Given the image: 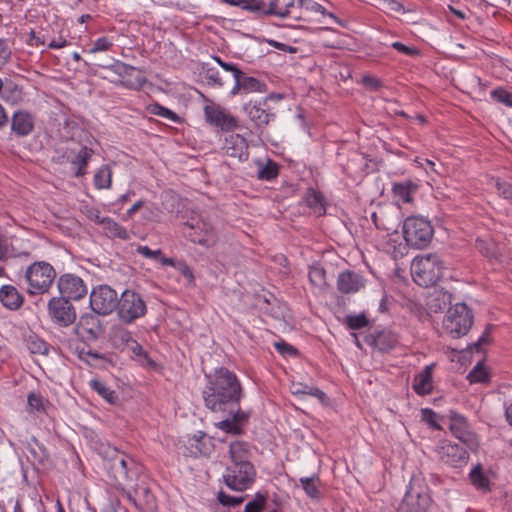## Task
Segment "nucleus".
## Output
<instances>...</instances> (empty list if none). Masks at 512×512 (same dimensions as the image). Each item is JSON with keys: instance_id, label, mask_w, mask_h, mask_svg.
Instances as JSON below:
<instances>
[{"instance_id": "nucleus-1", "label": "nucleus", "mask_w": 512, "mask_h": 512, "mask_svg": "<svg viewBox=\"0 0 512 512\" xmlns=\"http://www.w3.org/2000/svg\"><path fill=\"white\" fill-rule=\"evenodd\" d=\"M207 383L202 398L207 409L214 413L232 412L240 407L244 390L238 376L226 367H219L206 375Z\"/></svg>"}, {"instance_id": "nucleus-2", "label": "nucleus", "mask_w": 512, "mask_h": 512, "mask_svg": "<svg viewBox=\"0 0 512 512\" xmlns=\"http://www.w3.org/2000/svg\"><path fill=\"white\" fill-rule=\"evenodd\" d=\"M228 452L230 463L222 475L224 484L236 492L250 489L257 477L256 468L250 460V444L241 440L232 441Z\"/></svg>"}, {"instance_id": "nucleus-3", "label": "nucleus", "mask_w": 512, "mask_h": 512, "mask_svg": "<svg viewBox=\"0 0 512 512\" xmlns=\"http://www.w3.org/2000/svg\"><path fill=\"white\" fill-rule=\"evenodd\" d=\"M446 269V262L436 253L416 256L411 264L413 280L422 287L435 285L443 277Z\"/></svg>"}, {"instance_id": "nucleus-4", "label": "nucleus", "mask_w": 512, "mask_h": 512, "mask_svg": "<svg viewBox=\"0 0 512 512\" xmlns=\"http://www.w3.org/2000/svg\"><path fill=\"white\" fill-rule=\"evenodd\" d=\"M57 277L52 264L47 261H35L25 270L24 280L26 293L29 296H38L50 291Z\"/></svg>"}, {"instance_id": "nucleus-5", "label": "nucleus", "mask_w": 512, "mask_h": 512, "mask_svg": "<svg viewBox=\"0 0 512 512\" xmlns=\"http://www.w3.org/2000/svg\"><path fill=\"white\" fill-rule=\"evenodd\" d=\"M402 232L407 245L415 249L426 248L434 235L430 221L420 216L407 217L403 222Z\"/></svg>"}, {"instance_id": "nucleus-6", "label": "nucleus", "mask_w": 512, "mask_h": 512, "mask_svg": "<svg viewBox=\"0 0 512 512\" xmlns=\"http://www.w3.org/2000/svg\"><path fill=\"white\" fill-rule=\"evenodd\" d=\"M472 324L473 313L465 303H457L450 307L443 319L444 330L453 338L466 335Z\"/></svg>"}, {"instance_id": "nucleus-7", "label": "nucleus", "mask_w": 512, "mask_h": 512, "mask_svg": "<svg viewBox=\"0 0 512 512\" xmlns=\"http://www.w3.org/2000/svg\"><path fill=\"white\" fill-rule=\"evenodd\" d=\"M432 498L420 480L412 478L397 512H428Z\"/></svg>"}, {"instance_id": "nucleus-8", "label": "nucleus", "mask_w": 512, "mask_h": 512, "mask_svg": "<svg viewBox=\"0 0 512 512\" xmlns=\"http://www.w3.org/2000/svg\"><path fill=\"white\" fill-rule=\"evenodd\" d=\"M116 311L121 322L132 324L146 315L147 306L139 293L127 289L122 292Z\"/></svg>"}, {"instance_id": "nucleus-9", "label": "nucleus", "mask_w": 512, "mask_h": 512, "mask_svg": "<svg viewBox=\"0 0 512 512\" xmlns=\"http://www.w3.org/2000/svg\"><path fill=\"white\" fill-rule=\"evenodd\" d=\"M200 95L207 102L203 112L205 121L209 125L225 132L233 131L239 127V121L234 115L221 105L208 99L203 93H200Z\"/></svg>"}, {"instance_id": "nucleus-10", "label": "nucleus", "mask_w": 512, "mask_h": 512, "mask_svg": "<svg viewBox=\"0 0 512 512\" xmlns=\"http://www.w3.org/2000/svg\"><path fill=\"white\" fill-rule=\"evenodd\" d=\"M177 445L179 449L184 448L185 455L192 457H209L215 450L214 438L203 431L181 437Z\"/></svg>"}, {"instance_id": "nucleus-11", "label": "nucleus", "mask_w": 512, "mask_h": 512, "mask_svg": "<svg viewBox=\"0 0 512 512\" xmlns=\"http://www.w3.org/2000/svg\"><path fill=\"white\" fill-rule=\"evenodd\" d=\"M118 294L108 285L93 288L90 293V307L98 315H108L117 309Z\"/></svg>"}, {"instance_id": "nucleus-12", "label": "nucleus", "mask_w": 512, "mask_h": 512, "mask_svg": "<svg viewBox=\"0 0 512 512\" xmlns=\"http://www.w3.org/2000/svg\"><path fill=\"white\" fill-rule=\"evenodd\" d=\"M48 315L62 327H68L76 320V309L69 299L52 297L47 304Z\"/></svg>"}, {"instance_id": "nucleus-13", "label": "nucleus", "mask_w": 512, "mask_h": 512, "mask_svg": "<svg viewBox=\"0 0 512 512\" xmlns=\"http://www.w3.org/2000/svg\"><path fill=\"white\" fill-rule=\"evenodd\" d=\"M105 69L118 75L120 84L129 89L140 90L146 82L141 69L116 60L113 64L104 66Z\"/></svg>"}, {"instance_id": "nucleus-14", "label": "nucleus", "mask_w": 512, "mask_h": 512, "mask_svg": "<svg viewBox=\"0 0 512 512\" xmlns=\"http://www.w3.org/2000/svg\"><path fill=\"white\" fill-rule=\"evenodd\" d=\"M185 226V235L193 243L204 247H213L217 243V233L209 222L204 220L197 221L195 224L187 222Z\"/></svg>"}, {"instance_id": "nucleus-15", "label": "nucleus", "mask_w": 512, "mask_h": 512, "mask_svg": "<svg viewBox=\"0 0 512 512\" xmlns=\"http://www.w3.org/2000/svg\"><path fill=\"white\" fill-rule=\"evenodd\" d=\"M122 494L140 511L156 512L157 501L151 488L144 481L139 482L132 491L122 488Z\"/></svg>"}, {"instance_id": "nucleus-16", "label": "nucleus", "mask_w": 512, "mask_h": 512, "mask_svg": "<svg viewBox=\"0 0 512 512\" xmlns=\"http://www.w3.org/2000/svg\"><path fill=\"white\" fill-rule=\"evenodd\" d=\"M135 467L134 460L122 452H117L107 462L108 472L119 485L132 480Z\"/></svg>"}, {"instance_id": "nucleus-17", "label": "nucleus", "mask_w": 512, "mask_h": 512, "mask_svg": "<svg viewBox=\"0 0 512 512\" xmlns=\"http://www.w3.org/2000/svg\"><path fill=\"white\" fill-rule=\"evenodd\" d=\"M57 288L61 297L75 301L84 298L88 292L84 281L72 273L60 275L57 280Z\"/></svg>"}, {"instance_id": "nucleus-18", "label": "nucleus", "mask_w": 512, "mask_h": 512, "mask_svg": "<svg viewBox=\"0 0 512 512\" xmlns=\"http://www.w3.org/2000/svg\"><path fill=\"white\" fill-rule=\"evenodd\" d=\"M222 414L227 417L215 424L218 429L233 436H241L245 433V426L250 418L249 412L237 407L232 412Z\"/></svg>"}, {"instance_id": "nucleus-19", "label": "nucleus", "mask_w": 512, "mask_h": 512, "mask_svg": "<svg viewBox=\"0 0 512 512\" xmlns=\"http://www.w3.org/2000/svg\"><path fill=\"white\" fill-rule=\"evenodd\" d=\"M437 454L441 461L452 467H462L469 460V454L464 447L448 440L440 442Z\"/></svg>"}, {"instance_id": "nucleus-20", "label": "nucleus", "mask_w": 512, "mask_h": 512, "mask_svg": "<svg viewBox=\"0 0 512 512\" xmlns=\"http://www.w3.org/2000/svg\"><path fill=\"white\" fill-rule=\"evenodd\" d=\"M248 148V142L245 137L240 134H230L225 137L221 150L224 155L244 162L249 158Z\"/></svg>"}, {"instance_id": "nucleus-21", "label": "nucleus", "mask_w": 512, "mask_h": 512, "mask_svg": "<svg viewBox=\"0 0 512 512\" xmlns=\"http://www.w3.org/2000/svg\"><path fill=\"white\" fill-rule=\"evenodd\" d=\"M75 333L85 341H96L103 333V328L97 316L87 314L80 317Z\"/></svg>"}, {"instance_id": "nucleus-22", "label": "nucleus", "mask_w": 512, "mask_h": 512, "mask_svg": "<svg viewBox=\"0 0 512 512\" xmlns=\"http://www.w3.org/2000/svg\"><path fill=\"white\" fill-rule=\"evenodd\" d=\"M11 132L17 137H27L35 129V115L28 110H16L11 117Z\"/></svg>"}, {"instance_id": "nucleus-23", "label": "nucleus", "mask_w": 512, "mask_h": 512, "mask_svg": "<svg viewBox=\"0 0 512 512\" xmlns=\"http://www.w3.org/2000/svg\"><path fill=\"white\" fill-rule=\"evenodd\" d=\"M449 420V429L456 438L469 447L475 444V434L470 430L469 424L464 416L456 412H451Z\"/></svg>"}, {"instance_id": "nucleus-24", "label": "nucleus", "mask_w": 512, "mask_h": 512, "mask_svg": "<svg viewBox=\"0 0 512 512\" xmlns=\"http://www.w3.org/2000/svg\"><path fill=\"white\" fill-rule=\"evenodd\" d=\"M265 106L266 100L255 102L250 101L244 104L243 109L256 126L263 127L268 125L270 120L274 118V114L268 112Z\"/></svg>"}, {"instance_id": "nucleus-25", "label": "nucleus", "mask_w": 512, "mask_h": 512, "mask_svg": "<svg viewBox=\"0 0 512 512\" xmlns=\"http://www.w3.org/2000/svg\"><path fill=\"white\" fill-rule=\"evenodd\" d=\"M364 285V278L354 271L341 272L337 278V288L342 294L357 293Z\"/></svg>"}, {"instance_id": "nucleus-26", "label": "nucleus", "mask_w": 512, "mask_h": 512, "mask_svg": "<svg viewBox=\"0 0 512 512\" xmlns=\"http://www.w3.org/2000/svg\"><path fill=\"white\" fill-rule=\"evenodd\" d=\"M0 302L10 310H18L24 302L23 295L12 285H4L0 288Z\"/></svg>"}, {"instance_id": "nucleus-27", "label": "nucleus", "mask_w": 512, "mask_h": 512, "mask_svg": "<svg viewBox=\"0 0 512 512\" xmlns=\"http://www.w3.org/2000/svg\"><path fill=\"white\" fill-rule=\"evenodd\" d=\"M434 365H427L413 379V389L418 395H428L432 392V371Z\"/></svg>"}, {"instance_id": "nucleus-28", "label": "nucleus", "mask_w": 512, "mask_h": 512, "mask_svg": "<svg viewBox=\"0 0 512 512\" xmlns=\"http://www.w3.org/2000/svg\"><path fill=\"white\" fill-rule=\"evenodd\" d=\"M200 76L203 77L205 84L212 88H222L225 85V81L221 76L218 67L213 66L210 63L202 62L200 64Z\"/></svg>"}, {"instance_id": "nucleus-29", "label": "nucleus", "mask_w": 512, "mask_h": 512, "mask_svg": "<svg viewBox=\"0 0 512 512\" xmlns=\"http://www.w3.org/2000/svg\"><path fill=\"white\" fill-rule=\"evenodd\" d=\"M0 96L5 102L11 105H17L23 101L24 92L21 86L11 80H6L3 82V88H1Z\"/></svg>"}, {"instance_id": "nucleus-30", "label": "nucleus", "mask_w": 512, "mask_h": 512, "mask_svg": "<svg viewBox=\"0 0 512 512\" xmlns=\"http://www.w3.org/2000/svg\"><path fill=\"white\" fill-rule=\"evenodd\" d=\"M93 149L83 146L79 150V152L75 155V157L71 160V164L75 168L74 176L82 177L86 174V167L88 165L89 160L93 156Z\"/></svg>"}, {"instance_id": "nucleus-31", "label": "nucleus", "mask_w": 512, "mask_h": 512, "mask_svg": "<svg viewBox=\"0 0 512 512\" xmlns=\"http://www.w3.org/2000/svg\"><path fill=\"white\" fill-rule=\"evenodd\" d=\"M255 164L258 167L257 178L262 181H272L279 175V165L271 160L267 159L264 163L261 159H256Z\"/></svg>"}, {"instance_id": "nucleus-32", "label": "nucleus", "mask_w": 512, "mask_h": 512, "mask_svg": "<svg viewBox=\"0 0 512 512\" xmlns=\"http://www.w3.org/2000/svg\"><path fill=\"white\" fill-rule=\"evenodd\" d=\"M104 234L109 238H118L121 240H129L130 235L128 231L116 222L114 219L108 217L107 220H104L102 225Z\"/></svg>"}, {"instance_id": "nucleus-33", "label": "nucleus", "mask_w": 512, "mask_h": 512, "mask_svg": "<svg viewBox=\"0 0 512 512\" xmlns=\"http://www.w3.org/2000/svg\"><path fill=\"white\" fill-rule=\"evenodd\" d=\"M243 93H264L267 91V84L258 78L248 76L245 72L241 71L240 77Z\"/></svg>"}, {"instance_id": "nucleus-34", "label": "nucleus", "mask_w": 512, "mask_h": 512, "mask_svg": "<svg viewBox=\"0 0 512 512\" xmlns=\"http://www.w3.org/2000/svg\"><path fill=\"white\" fill-rule=\"evenodd\" d=\"M285 0H270L269 3H266L262 0V4L259 5L261 9L256 11L257 15L262 16H277L280 18H285V13L283 11V5Z\"/></svg>"}, {"instance_id": "nucleus-35", "label": "nucleus", "mask_w": 512, "mask_h": 512, "mask_svg": "<svg viewBox=\"0 0 512 512\" xmlns=\"http://www.w3.org/2000/svg\"><path fill=\"white\" fill-rule=\"evenodd\" d=\"M291 392L293 395H310L317 398L321 403L325 402L326 394L317 387L303 383H292Z\"/></svg>"}, {"instance_id": "nucleus-36", "label": "nucleus", "mask_w": 512, "mask_h": 512, "mask_svg": "<svg viewBox=\"0 0 512 512\" xmlns=\"http://www.w3.org/2000/svg\"><path fill=\"white\" fill-rule=\"evenodd\" d=\"M89 385L93 391L98 393L106 402L109 404H115L118 400V396L114 390L108 387L104 382L92 379Z\"/></svg>"}, {"instance_id": "nucleus-37", "label": "nucleus", "mask_w": 512, "mask_h": 512, "mask_svg": "<svg viewBox=\"0 0 512 512\" xmlns=\"http://www.w3.org/2000/svg\"><path fill=\"white\" fill-rule=\"evenodd\" d=\"M299 482L308 497L312 499L321 498V492L319 490L320 479L318 476L302 477L299 479Z\"/></svg>"}, {"instance_id": "nucleus-38", "label": "nucleus", "mask_w": 512, "mask_h": 512, "mask_svg": "<svg viewBox=\"0 0 512 512\" xmlns=\"http://www.w3.org/2000/svg\"><path fill=\"white\" fill-rule=\"evenodd\" d=\"M416 189L417 186L411 181L394 183L392 187L394 195L399 197L405 203L412 201V193L415 192Z\"/></svg>"}, {"instance_id": "nucleus-39", "label": "nucleus", "mask_w": 512, "mask_h": 512, "mask_svg": "<svg viewBox=\"0 0 512 512\" xmlns=\"http://www.w3.org/2000/svg\"><path fill=\"white\" fill-rule=\"evenodd\" d=\"M305 203L314 211V213L318 215L325 213L323 196L320 192H317L314 189H309L305 195Z\"/></svg>"}, {"instance_id": "nucleus-40", "label": "nucleus", "mask_w": 512, "mask_h": 512, "mask_svg": "<svg viewBox=\"0 0 512 512\" xmlns=\"http://www.w3.org/2000/svg\"><path fill=\"white\" fill-rule=\"evenodd\" d=\"M93 181L97 189H109L112 183V171L109 166H101L95 173Z\"/></svg>"}, {"instance_id": "nucleus-41", "label": "nucleus", "mask_w": 512, "mask_h": 512, "mask_svg": "<svg viewBox=\"0 0 512 512\" xmlns=\"http://www.w3.org/2000/svg\"><path fill=\"white\" fill-rule=\"evenodd\" d=\"M471 483L479 490H489L490 481L483 472L480 464L476 465L469 474Z\"/></svg>"}, {"instance_id": "nucleus-42", "label": "nucleus", "mask_w": 512, "mask_h": 512, "mask_svg": "<svg viewBox=\"0 0 512 512\" xmlns=\"http://www.w3.org/2000/svg\"><path fill=\"white\" fill-rule=\"evenodd\" d=\"M147 112L152 115L160 116L162 118L168 119L174 123H180L181 117L178 116L172 110L160 105L159 103L149 104L146 108Z\"/></svg>"}, {"instance_id": "nucleus-43", "label": "nucleus", "mask_w": 512, "mask_h": 512, "mask_svg": "<svg viewBox=\"0 0 512 512\" xmlns=\"http://www.w3.org/2000/svg\"><path fill=\"white\" fill-rule=\"evenodd\" d=\"M308 277L310 283L318 289H324L327 286L326 271L323 267L310 266Z\"/></svg>"}, {"instance_id": "nucleus-44", "label": "nucleus", "mask_w": 512, "mask_h": 512, "mask_svg": "<svg viewBox=\"0 0 512 512\" xmlns=\"http://www.w3.org/2000/svg\"><path fill=\"white\" fill-rule=\"evenodd\" d=\"M128 347L133 354V358H137L142 365H147L149 367L156 366V362L148 356V353L136 340H134Z\"/></svg>"}, {"instance_id": "nucleus-45", "label": "nucleus", "mask_w": 512, "mask_h": 512, "mask_svg": "<svg viewBox=\"0 0 512 512\" xmlns=\"http://www.w3.org/2000/svg\"><path fill=\"white\" fill-rule=\"evenodd\" d=\"M467 379L470 383H484L489 380V374L481 362L468 373Z\"/></svg>"}, {"instance_id": "nucleus-46", "label": "nucleus", "mask_w": 512, "mask_h": 512, "mask_svg": "<svg viewBox=\"0 0 512 512\" xmlns=\"http://www.w3.org/2000/svg\"><path fill=\"white\" fill-rule=\"evenodd\" d=\"M222 3L241 7L244 10L253 12L256 14V11L261 9L259 5L262 4V0H220Z\"/></svg>"}, {"instance_id": "nucleus-47", "label": "nucleus", "mask_w": 512, "mask_h": 512, "mask_svg": "<svg viewBox=\"0 0 512 512\" xmlns=\"http://www.w3.org/2000/svg\"><path fill=\"white\" fill-rule=\"evenodd\" d=\"M27 401L30 409L38 412H46L50 405L49 401L38 393H30Z\"/></svg>"}, {"instance_id": "nucleus-48", "label": "nucleus", "mask_w": 512, "mask_h": 512, "mask_svg": "<svg viewBox=\"0 0 512 512\" xmlns=\"http://www.w3.org/2000/svg\"><path fill=\"white\" fill-rule=\"evenodd\" d=\"M490 96L494 101L512 108V93L505 88L499 87L492 90Z\"/></svg>"}, {"instance_id": "nucleus-49", "label": "nucleus", "mask_w": 512, "mask_h": 512, "mask_svg": "<svg viewBox=\"0 0 512 512\" xmlns=\"http://www.w3.org/2000/svg\"><path fill=\"white\" fill-rule=\"evenodd\" d=\"M345 323L348 326V328L358 330L366 327L369 321L366 315L364 313H361L357 315H347Z\"/></svg>"}, {"instance_id": "nucleus-50", "label": "nucleus", "mask_w": 512, "mask_h": 512, "mask_svg": "<svg viewBox=\"0 0 512 512\" xmlns=\"http://www.w3.org/2000/svg\"><path fill=\"white\" fill-rule=\"evenodd\" d=\"M12 47L8 39L0 38V69L11 59Z\"/></svg>"}, {"instance_id": "nucleus-51", "label": "nucleus", "mask_w": 512, "mask_h": 512, "mask_svg": "<svg viewBox=\"0 0 512 512\" xmlns=\"http://www.w3.org/2000/svg\"><path fill=\"white\" fill-rule=\"evenodd\" d=\"M217 499L220 502V504H222L223 506L236 507L244 501L245 497L244 496H231V495L225 493L224 491H220L218 493Z\"/></svg>"}, {"instance_id": "nucleus-52", "label": "nucleus", "mask_w": 512, "mask_h": 512, "mask_svg": "<svg viewBox=\"0 0 512 512\" xmlns=\"http://www.w3.org/2000/svg\"><path fill=\"white\" fill-rule=\"evenodd\" d=\"M475 247L485 257L491 258L495 255L494 244L490 241H487V240L481 239V238H477L476 242H475Z\"/></svg>"}, {"instance_id": "nucleus-53", "label": "nucleus", "mask_w": 512, "mask_h": 512, "mask_svg": "<svg viewBox=\"0 0 512 512\" xmlns=\"http://www.w3.org/2000/svg\"><path fill=\"white\" fill-rule=\"evenodd\" d=\"M113 339L115 343L126 345L127 347L135 340L133 339L131 332L124 328L116 329L114 331Z\"/></svg>"}, {"instance_id": "nucleus-54", "label": "nucleus", "mask_w": 512, "mask_h": 512, "mask_svg": "<svg viewBox=\"0 0 512 512\" xmlns=\"http://www.w3.org/2000/svg\"><path fill=\"white\" fill-rule=\"evenodd\" d=\"M113 46V42L110 38L103 36L95 40L92 47L89 49V53H97L108 51Z\"/></svg>"}, {"instance_id": "nucleus-55", "label": "nucleus", "mask_w": 512, "mask_h": 512, "mask_svg": "<svg viewBox=\"0 0 512 512\" xmlns=\"http://www.w3.org/2000/svg\"><path fill=\"white\" fill-rule=\"evenodd\" d=\"M28 348L33 354L47 355L49 353L48 344L41 339H31L28 342Z\"/></svg>"}, {"instance_id": "nucleus-56", "label": "nucleus", "mask_w": 512, "mask_h": 512, "mask_svg": "<svg viewBox=\"0 0 512 512\" xmlns=\"http://www.w3.org/2000/svg\"><path fill=\"white\" fill-rule=\"evenodd\" d=\"M495 186L499 195L505 199L512 200V184L497 179Z\"/></svg>"}, {"instance_id": "nucleus-57", "label": "nucleus", "mask_w": 512, "mask_h": 512, "mask_svg": "<svg viewBox=\"0 0 512 512\" xmlns=\"http://www.w3.org/2000/svg\"><path fill=\"white\" fill-rule=\"evenodd\" d=\"M190 283L194 282V274L189 265L184 261H176L174 266Z\"/></svg>"}, {"instance_id": "nucleus-58", "label": "nucleus", "mask_w": 512, "mask_h": 512, "mask_svg": "<svg viewBox=\"0 0 512 512\" xmlns=\"http://www.w3.org/2000/svg\"><path fill=\"white\" fill-rule=\"evenodd\" d=\"M137 253L145 258L158 260L162 255L161 249L152 250L148 246L139 245L136 249Z\"/></svg>"}, {"instance_id": "nucleus-59", "label": "nucleus", "mask_w": 512, "mask_h": 512, "mask_svg": "<svg viewBox=\"0 0 512 512\" xmlns=\"http://www.w3.org/2000/svg\"><path fill=\"white\" fill-rule=\"evenodd\" d=\"M299 8H305L306 10L321 13L322 15L326 13V9L313 0H299Z\"/></svg>"}, {"instance_id": "nucleus-60", "label": "nucleus", "mask_w": 512, "mask_h": 512, "mask_svg": "<svg viewBox=\"0 0 512 512\" xmlns=\"http://www.w3.org/2000/svg\"><path fill=\"white\" fill-rule=\"evenodd\" d=\"M446 298H449V296H447L446 293H441L431 299L429 304L430 309L434 312L442 311L446 307Z\"/></svg>"}, {"instance_id": "nucleus-61", "label": "nucleus", "mask_w": 512, "mask_h": 512, "mask_svg": "<svg viewBox=\"0 0 512 512\" xmlns=\"http://www.w3.org/2000/svg\"><path fill=\"white\" fill-rule=\"evenodd\" d=\"M392 47L395 50H397L398 52L405 54V55L414 56V55L419 54V51L417 49H415L413 47L406 46L405 44H403L401 42H393Z\"/></svg>"}, {"instance_id": "nucleus-62", "label": "nucleus", "mask_w": 512, "mask_h": 512, "mask_svg": "<svg viewBox=\"0 0 512 512\" xmlns=\"http://www.w3.org/2000/svg\"><path fill=\"white\" fill-rule=\"evenodd\" d=\"M424 420L431 425L434 429L440 430L441 427L436 423L435 419L437 417L436 413L431 409H423L422 410Z\"/></svg>"}, {"instance_id": "nucleus-63", "label": "nucleus", "mask_w": 512, "mask_h": 512, "mask_svg": "<svg viewBox=\"0 0 512 512\" xmlns=\"http://www.w3.org/2000/svg\"><path fill=\"white\" fill-rule=\"evenodd\" d=\"M385 8L391 12H404L403 5L396 0H384Z\"/></svg>"}, {"instance_id": "nucleus-64", "label": "nucleus", "mask_w": 512, "mask_h": 512, "mask_svg": "<svg viewBox=\"0 0 512 512\" xmlns=\"http://www.w3.org/2000/svg\"><path fill=\"white\" fill-rule=\"evenodd\" d=\"M88 218L95 222L96 224L103 225L104 220H107L108 217L101 216V213L98 209H90L88 211Z\"/></svg>"}]
</instances>
